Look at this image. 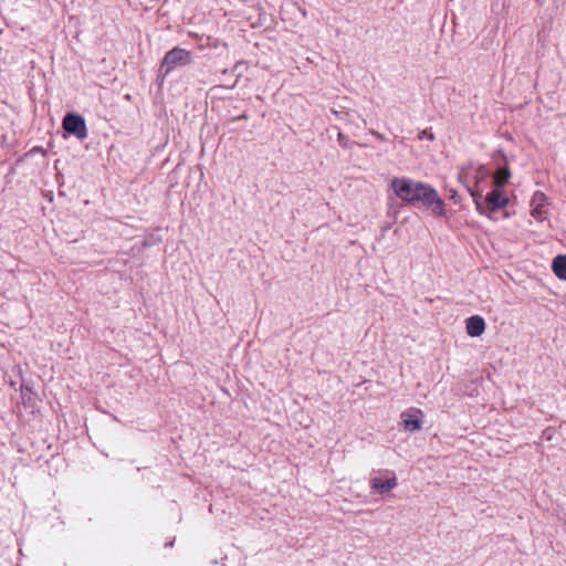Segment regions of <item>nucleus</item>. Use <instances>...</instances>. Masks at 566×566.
I'll return each instance as SVG.
<instances>
[{
	"label": "nucleus",
	"mask_w": 566,
	"mask_h": 566,
	"mask_svg": "<svg viewBox=\"0 0 566 566\" xmlns=\"http://www.w3.org/2000/svg\"><path fill=\"white\" fill-rule=\"evenodd\" d=\"M36 151H38V153H39V151L44 153V150H43L41 147H38V148H36Z\"/></svg>",
	"instance_id": "6ab92c4d"
},
{
	"label": "nucleus",
	"mask_w": 566,
	"mask_h": 566,
	"mask_svg": "<svg viewBox=\"0 0 566 566\" xmlns=\"http://www.w3.org/2000/svg\"><path fill=\"white\" fill-rule=\"evenodd\" d=\"M34 151H35V147H33V148L29 149V151L27 153V155H31V154H33Z\"/></svg>",
	"instance_id": "a211bd4d"
},
{
	"label": "nucleus",
	"mask_w": 566,
	"mask_h": 566,
	"mask_svg": "<svg viewBox=\"0 0 566 566\" xmlns=\"http://www.w3.org/2000/svg\"><path fill=\"white\" fill-rule=\"evenodd\" d=\"M32 391L29 387H23L21 389V398L24 409H31L30 412L34 413V405L32 402Z\"/></svg>",
	"instance_id": "9b49d317"
},
{
	"label": "nucleus",
	"mask_w": 566,
	"mask_h": 566,
	"mask_svg": "<svg viewBox=\"0 0 566 566\" xmlns=\"http://www.w3.org/2000/svg\"><path fill=\"white\" fill-rule=\"evenodd\" d=\"M62 127L67 135L74 136L80 140L87 137L86 122L84 117L77 113H66L62 122Z\"/></svg>",
	"instance_id": "7ed1b4c3"
},
{
	"label": "nucleus",
	"mask_w": 566,
	"mask_h": 566,
	"mask_svg": "<svg viewBox=\"0 0 566 566\" xmlns=\"http://www.w3.org/2000/svg\"><path fill=\"white\" fill-rule=\"evenodd\" d=\"M390 474L387 479H381L378 476L371 478L369 481V486L371 493L378 495H386L390 493L398 485V479L392 471H387Z\"/></svg>",
	"instance_id": "39448f33"
},
{
	"label": "nucleus",
	"mask_w": 566,
	"mask_h": 566,
	"mask_svg": "<svg viewBox=\"0 0 566 566\" xmlns=\"http://www.w3.org/2000/svg\"><path fill=\"white\" fill-rule=\"evenodd\" d=\"M548 197L541 190H536L531 199V216L543 222L548 217Z\"/></svg>",
	"instance_id": "20e7f679"
},
{
	"label": "nucleus",
	"mask_w": 566,
	"mask_h": 566,
	"mask_svg": "<svg viewBox=\"0 0 566 566\" xmlns=\"http://www.w3.org/2000/svg\"><path fill=\"white\" fill-rule=\"evenodd\" d=\"M422 411L417 408H411L401 413L402 424L405 430L416 432L422 427Z\"/></svg>",
	"instance_id": "0eeeda50"
},
{
	"label": "nucleus",
	"mask_w": 566,
	"mask_h": 566,
	"mask_svg": "<svg viewBox=\"0 0 566 566\" xmlns=\"http://www.w3.org/2000/svg\"><path fill=\"white\" fill-rule=\"evenodd\" d=\"M484 202L485 208L490 212H495L500 209L505 208L509 205L510 200L509 197L500 190V187H496L486 193Z\"/></svg>",
	"instance_id": "423d86ee"
},
{
	"label": "nucleus",
	"mask_w": 566,
	"mask_h": 566,
	"mask_svg": "<svg viewBox=\"0 0 566 566\" xmlns=\"http://www.w3.org/2000/svg\"><path fill=\"white\" fill-rule=\"evenodd\" d=\"M467 334L471 337H480L485 331V321L480 315H472L465 321Z\"/></svg>",
	"instance_id": "6e6552de"
},
{
	"label": "nucleus",
	"mask_w": 566,
	"mask_h": 566,
	"mask_svg": "<svg viewBox=\"0 0 566 566\" xmlns=\"http://www.w3.org/2000/svg\"><path fill=\"white\" fill-rule=\"evenodd\" d=\"M338 143L342 147L348 148L349 147V138L346 137L344 134L338 133Z\"/></svg>",
	"instance_id": "4468645a"
},
{
	"label": "nucleus",
	"mask_w": 566,
	"mask_h": 566,
	"mask_svg": "<svg viewBox=\"0 0 566 566\" xmlns=\"http://www.w3.org/2000/svg\"><path fill=\"white\" fill-rule=\"evenodd\" d=\"M418 138L433 140L434 135L432 134V132L430 129H423L419 133Z\"/></svg>",
	"instance_id": "ddd939ff"
},
{
	"label": "nucleus",
	"mask_w": 566,
	"mask_h": 566,
	"mask_svg": "<svg viewBox=\"0 0 566 566\" xmlns=\"http://www.w3.org/2000/svg\"><path fill=\"white\" fill-rule=\"evenodd\" d=\"M511 178V170L507 165L497 167L493 181L495 187H504Z\"/></svg>",
	"instance_id": "9d476101"
},
{
	"label": "nucleus",
	"mask_w": 566,
	"mask_h": 566,
	"mask_svg": "<svg viewBox=\"0 0 566 566\" xmlns=\"http://www.w3.org/2000/svg\"><path fill=\"white\" fill-rule=\"evenodd\" d=\"M468 191L470 192L471 197L473 198L476 210L481 214H486V212L484 211L483 205L481 202V198H482L481 193L478 190L470 188V187H468Z\"/></svg>",
	"instance_id": "f8f14e48"
},
{
	"label": "nucleus",
	"mask_w": 566,
	"mask_h": 566,
	"mask_svg": "<svg viewBox=\"0 0 566 566\" xmlns=\"http://www.w3.org/2000/svg\"><path fill=\"white\" fill-rule=\"evenodd\" d=\"M371 134H373L376 138H378V139H380V140H384V136H382L381 134H379V133H377V132H371Z\"/></svg>",
	"instance_id": "dca6fc26"
},
{
	"label": "nucleus",
	"mask_w": 566,
	"mask_h": 566,
	"mask_svg": "<svg viewBox=\"0 0 566 566\" xmlns=\"http://www.w3.org/2000/svg\"><path fill=\"white\" fill-rule=\"evenodd\" d=\"M449 198H450L451 200H453L455 203H457V202H459V200H460V197H459V195H458V191H457V190H454V189H450V191H449Z\"/></svg>",
	"instance_id": "2eb2a0df"
},
{
	"label": "nucleus",
	"mask_w": 566,
	"mask_h": 566,
	"mask_svg": "<svg viewBox=\"0 0 566 566\" xmlns=\"http://www.w3.org/2000/svg\"><path fill=\"white\" fill-rule=\"evenodd\" d=\"M552 270L559 280L566 281V254H559L553 259Z\"/></svg>",
	"instance_id": "1a4fd4ad"
},
{
	"label": "nucleus",
	"mask_w": 566,
	"mask_h": 566,
	"mask_svg": "<svg viewBox=\"0 0 566 566\" xmlns=\"http://www.w3.org/2000/svg\"><path fill=\"white\" fill-rule=\"evenodd\" d=\"M394 193L406 205L418 209H430L433 217H446L444 201L430 185L408 177H394L390 182Z\"/></svg>",
	"instance_id": "f257e3e1"
},
{
	"label": "nucleus",
	"mask_w": 566,
	"mask_h": 566,
	"mask_svg": "<svg viewBox=\"0 0 566 566\" xmlns=\"http://www.w3.org/2000/svg\"><path fill=\"white\" fill-rule=\"evenodd\" d=\"M191 63H193V55L190 51L180 46H174L165 53L159 66V74L166 77L176 67L190 65Z\"/></svg>",
	"instance_id": "f03ea898"
},
{
	"label": "nucleus",
	"mask_w": 566,
	"mask_h": 566,
	"mask_svg": "<svg viewBox=\"0 0 566 566\" xmlns=\"http://www.w3.org/2000/svg\"><path fill=\"white\" fill-rule=\"evenodd\" d=\"M175 543V538L165 544L166 547H171Z\"/></svg>",
	"instance_id": "f3484780"
}]
</instances>
